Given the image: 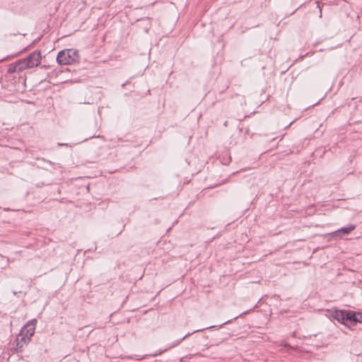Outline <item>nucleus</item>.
<instances>
[{"instance_id":"nucleus-1","label":"nucleus","mask_w":362,"mask_h":362,"mask_svg":"<svg viewBox=\"0 0 362 362\" xmlns=\"http://www.w3.org/2000/svg\"><path fill=\"white\" fill-rule=\"evenodd\" d=\"M36 324L37 320L33 319L23 326L16 340L18 346L21 348L24 344H27L30 341L31 337L35 333Z\"/></svg>"},{"instance_id":"nucleus-2","label":"nucleus","mask_w":362,"mask_h":362,"mask_svg":"<svg viewBox=\"0 0 362 362\" xmlns=\"http://www.w3.org/2000/svg\"><path fill=\"white\" fill-rule=\"evenodd\" d=\"M79 60L78 52L74 49H67L60 51L57 57L59 64L66 65L75 63Z\"/></svg>"},{"instance_id":"nucleus-3","label":"nucleus","mask_w":362,"mask_h":362,"mask_svg":"<svg viewBox=\"0 0 362 362\" xmlns=\"http://www.w3.org/2000/svg\"><path fill=\"white\" fill-rule=\"evenodd\" d=\"M41 53L40 52H33L30 53L25 59L28 63L30 69L37 66L41 62Z\"/></svg>"},{"instance_id":"nucleus-4","label":"nucleus","mask_w":362,"mask_h":362,"mask_svg":"<svg viewBox=\"0 0 362 362\" xmlns=\"http://www.w3.org/2000/svg\"><path fill=\"white\" fill-rule=\"evenodd\" d=\"M356 228V226L353 224H349L347 226L342 227L341 228L337 230L334 232L336 235L341 236L343 235H346L350 233Z\"/></svg>"},{"instance_id":"nucleus-5","label":"nucleus","mask_w":362,"mask_h":362,"mask_svg":"<svg viewBox=\"0 0 362 362\" xmlns=\"http://www.w3.org/2000/svg\"><path fill=\"white\" fill-rule=\"evenodd\" d=\"M332 317L334 319L337 320L338 322L346 325L345 322V311L344 310H335L333 314Z\"/></svg>"},{"instance_id":"nucleus-6","label":"nucleus","mask_w":362,"mask_h":362,"mask_svg":"<svg viewBox=\"0 0 362 362\" xmlns=\"http://www.w3.org/2000/svg\"><path fill=\"white\" fill-rule=\"evenodd\" d=\"M356 317V312L352 310L345 311V322H348L355 323V318Z\"/></svg>"},{"instance_id":"nucleus-7","label":"nucleus","mask_w":362,"mask_h":362,"mask_svg":"<svg viewBox=\"0 0 362 362\" xmlns=\"http://www.w3.org/2000/svg\"><path fill=\"white\" fill-rule=\"evenodd\" d=\"M16 65H18L17 69L20 71H22L26 69H30L28 63L27 62L25 58L23 59H21L15 62Z\"/></svg>"},{"instance_id":"nucleus-8","label":"nucleus","mask_w":362,"mask_h":362,"mask_svg":"<svg viewBox=\"0 0 362 362\" xmlns=\"http://www.w3.org/2000/svg\"><path fill=\"white\" fill-rule=\"evenodd\" d=\"M17 68H18V65H16V63L11 64L8 66V73L20 72V71L18 69H17Z\"/></svg>"},{"instance_id":"nucleus-9","label":"nucleus","mask_w":362,"mask_h":362,"mask_svg":"<svg viewBox=\"0 0 362 362\" xmlns=\"http://www.w3.org/2000/svg\"><path fill=\"white\" fill-rule=\"evenodd\" d=\"M362 323V313H356V317L355 318V323Z\"/></svg>"},{"instance_id":"nucleus-10","label":"nucleus","mask_w":362,"mask_h":362,"mask_svg":"<svg viewBox=\"0 0 362 362\" xmlns=\"http://www.w3.org/2000/svg\"><path fill=\"white\" fill-rule=\"evenodd\" d=\"M320 1H316L315 4H317V8H320V12H321V8H320Z\"/></svg>"},{"instance_id":"nucleus-11","label":"nucleus","mask_w":362,"mask_h":362,"mask_svg":"<svg viewBox=\"0 0 362 362\" xmlns=\"http://www.w3.org/2000/svg\"><path fill=\"white\" fill-rule=\"evenodd\" d=\"M284 346H285V347H290V345H289V344H284Z\"/></svg>"},{"instance_id":"nucleus-12","label":"nucleus","mask_w":362,"mask_h":362,"mask_svg":"<svg viewBox=\"0 0 362 362\" xmlns=\"http://www.w3.org/2000/svg\"><path fill=\"white\" fill-rule=\"evenodd\" d=\"M188 335H189V334H187V335H185V337H183L182 338V339H181V340H182V339H185V337H187Z\"/></svg>"}]
</instances>
